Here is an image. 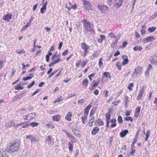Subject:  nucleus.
Returning <instances> with one entry per match:
<instances>
[{
    "label": "nucleus",
    "mask_w": 157,
    "mask_h": 157,
    "mask_svg": "<svg viewBox=\"0 0 157 157\" xmlns=\"http://www.w3.org/2000/svg\"><path fill=\"white\" fill-rule=\"evenodd\" d=\"M20 144V143L19 141H15L7 148L5 150L7 152L11 153L18 151L19 149Z\"/></svg>",
    "instance_id": "f257e3e1"
},
{
    "label": "nucleus",
    "mask_w": 157,
    "mask_h": 157,
    "mask_svg": "<svg viewBox=\"0 0 157 157\" xmlns=\"http://www.w3.org/2000/svg\"><path fill=\"white\" fill-rule=\"evenodd\" d=\"M83 26L85 30L86 31L90 32L93 30V25L89 22H87L86 20L83 21Z\"/></svg>",
    "instance_id": "f03ea898"
},
{
    "label": "nucleus",
    "mask_w": 157,
    "mask_h": 157,
    "mask_svg": "<svg viewBox=\"0 0 157 157\" xmlns=\"http://www.w3.org/2000/svg\"><path fill=\"white\" fill-rule=\"evenodd\" d=\"M83 4L84 8L85 10H92L93 6L90 2L84 0L83 1Z\"/></svg>",
    "instance_id": "7ed1b4c3"
},
{
    "label": "nucleus",
    "mask_w": 157,
    "mask_h": 157,
    "mask_svg": "<svg viewBox=\"0 0 157 157\" xmlns=\"http://www.w3.org/2000/svg\"><path fill=\"white\" fill-rule=\"evenodd\" d=\"M81 47L84 50V54L83 56L85 57L86 56L87 53L88 52V50L90 48V46L86 44L85 43H82L81 44Z\"/></svg>",
    "instance_id": "20e7f679"
},
{
    "label": "nucleus",
    "mask_w": 157,
    "mask_h": 157,
    "mask_svg": "<svg viewBox=\"0 0 157 157\" xmlns=\"http://www.w3.org/2000/svg\"><path fill=\"white\" fill-rule=\"evenodd\" d=\"M25 92H22V93L18 94L16 96H15L13 99L12 100V102H15L16 101L17 99H20L21 98L23 97V95L24 94Z\"/></svg>",
    "instance_id": "39448f33"
},
{
    "label": "nucleus",
    "mask_w": 157,
    "mask_h": 157,
    "mask_svg": "<svg viewBox=\"0 0 157 157\" xmlns=\"http://www.w3.org/2000/svg\"><path fill=\"white\" fill-rule=\"evenodd\" d=\"M106 127L108 128L109 127V124L110 122V113L109 112L107 113L106 115Z\"/></svg>",
    "instance_id": "423d86ee"
},
{
    "label": "nucleus",
    "mask_w": 157,
    "mask_h": 157,
    "mask_svg": "<svg viewBox=\"0 0 157 157\" xmlns=\"http://www.w3.org/2000/svg\"><path fill=\"white\" fill-rule=\"evenodd\" d=\"M36 114L35 113H33L28 114L26 116V119L27 120H30L34 119L36 117Z\"/></svg>",
    "instance_id": "0eeeda50"
},
{
    "label": "nucleus",
    "mask_w": 157,
    "mask_h": 157,
    "mask_svg": "<svg viewBox=\"0 0 157 157\" xmlns=\"http://www.w3.org/2000/svg\"><path fill=\"white\" fill-rule=\"evenodd\" d=\"M98 9L102 13H103L105 10H107L108 8L106 6L102 5H98Z\"/></svg>",
    "instance_id": "6e6552de"
},
{
    "label": "nucleus",
    "mask_w": 157,
    "mask_h": 157,
    "mask_svg": "<svg viewBox=\"0 0 157 157\" xmlns=\"http://www.w3.org/2000/svg\"><path fill=\"white\" fill-rule=\"evenodd\" d=\"M122 58L123 60L122 64L124 66L127 64L128 62V57L126 55H123L122 56Z\"/></svg>",
    "instance_id": "1a4fd4ad"
},
{
    "label": "nucleus",
    "mask_w": 157,
    "mask_h": 157,
    "mask_svg": "<svg viewBox=\"0 0 157 157\" xmlns=\"http://www.w3.org/2000/svg\"><path fill=\"white\" fill-rule=\"evenodd\" d=\"M144 91V89L143 88H142L140 89V90L139 93L138 95L136 98L137 100L138 101H139L141 99Z\"/></svg>",
    "instance_id": "9d476101"
},
{
    "label": "nucleus",
    "mask_w": 157,
    "mask_h": 157,
    "mask_svg": "<svg viewBox=\"0 0 157 157\" xmlns=\"http://www.w3.org/2000/svg\"><path fill=\"white\" fill-rule=\"evenodd\" d=\"M44 141L45 143L48 144V145H51L52 142L51 136H47Z\"/></svg>",
    "instance_id": "9b49d317"
},
{
    "label": "nucleus",
    "mask_w": 157,
    "mask_h": 157,
    "mask_svg": "<svg viewBox=\"0 0 157 157\" xmlns=\"http://www.w3.org/2000/svg\"><path fill=\"white\" fill-rule=\"evenodd\" d=\"M142 68L140 66L137 67L135 70L134 74L138 75L140 74L141 72Z\"/></svg>",
    "instance_id": "f8f14e48"
},
{
    "label": "nucleus",
    "mask_w": 157,
    "mask_h": 157,
    "mask_svg": "<svg viewBox=\"0 0 157 157\" xmlns=\"http://www.w3.org/2000/svg\"><path fill=\"white\" fill-rule=\"evenodd\" d=\"M12 18V15L11 14L8 13L6 15H4L2 19L3 20L9 21V20Z\"/></svg>",
    "instance_id": "ddd939ff"
},
{
    "label": "nucleus",
    "mask_w": 157,
    "mask_h": 157,
    "mask_svg": "<svg viewBox=\"0 0 157 157\" xmlns=\"http://www.w3.org/2000/svg\"><path fill=\"white\" fill-rule=\"evenodd\" d=\"M92 107V105L90 104L88 106H87L85 109L84 114L86 116H87L89 112L90 109Z\"/></svg>",
    "instance_id": "4468645a"
},
{
    "label": "nucleus",
    "mask_w": 157,
    "mask_h": 157,
    "mask_svg": "<svg viewBox=\"0 0 157 157\" xmlns=\"http://www.w3.org/2000/svg\"><path fill=\"white\" fill-rule=\"evenodd\" d=\"M100 129L98 127H95L92 130L91 134L93 135H95L99 131Z\"/></svg>",
    "instance_id": "2eb2a0df"
},
{
    "label": "nucleus",
    "mask_w": 157,
    "mask_h": 157,
    "mask_svg": "<svg viewBox=\"0 0 157 157\" xmlns=\"http://www.w3.org/2000/svg\"><path fill=\"white\" fill-rule=\"evenodd\" d=\"M128 132V130H122L120 133V135L121 137H124Z\"/></svg>",
    "instance_id": "dca6fc26"
},
{
    "label": "nucleus",
    "mask_w": 157,
    "mask_h": 157,
    "mask_svg": "<svg viewBox=\"0 0 157 157\" xmlns=\"http://www.w3.org/2000/svg\"><path fill=\"white\" fill-rule=\"evenodd\" d=\"M52 119L54 121H59L60 119V116L57 115L52 117Z\"/></svg>",
    "instance_id": "f3484780"
},
{
    "label": "nucleus",
    "mask_w": 157,
    "mask_h": 157,
    "mask_svg": "<svg viewBox=\"0 0 157 157\" xmlns=\"http://www.w3.org/2000/svg\"><path fill=\"white\" fill-rule=\"evenodd\" d=\"M116 120L114 119H112L110 121V122L112 123L111 125V128H113L116 126L117 124L116 123Z\"/></svg>",
    "instance_id": "a211bd4d"
},
{
    "label": "nucleus",
    "mask_w": 157,
    "mask_h": 157,
    "mask_svg": "<svg viewBox=\"0 0 157 157\" xmlns=\"http://www.w3.org/2000/svg\"><path fill=\"white\" fill-rule=\"evenodd\" d=\"M155 40V38L153 36H149L147 38H145V40L148 42L153 40Z\"/></svg>",
    "instance_id": "6ab92c4d"
},
{
    "label": "nucleus",
    "mask_w": 157,
    "mask_h": 157,
    "mask_svg": "<svg viewBox=\"0 0 157 157\" xmlns=\"http://www.w3.org/2000/svg\"><path fill=\"white\" fill-rule=\"evenodd\" d=\"M72 115V113L70 112H69L66 115V119L68 121L71 120V117Z\"/></svg>",
    "instance_id": "aec40b11"
},
{
    "label": "nucleus",
    "mask_w": 157,
    "mask_h": 157,
    "mask_svg": "<svg viewBox=\"0 0 157 157\" xmlns=\"http://www.w3.org/2000/svg\"><path fill=\"white\" fill-rule=\"evenodd\" d=\"M118 40L117 38H116L115 40L113 41L112 43L111 44V46L112 48H115L117 44Z\"/></svg>",
    "instance_id": "412c9836"
},
{
    "label": "nucleus",
    "mask_w": 157,
    "mask_h": 157,
    "mask_svg": "<svg viewBox=\"0 0 157 157\" xmlns=\"http://www.w3.org/2000/svg\"><path fill=\"white\" fill-rule=\"evenodd\" d=\"M104 76L107 78L111 79V76L110 73L109 72H105L103 73Z\"/></svg>",
    "instance_id": "4be33fe9"
},
{
    "label": "nucleus",
    "mask_w": 157,
    "mask_h": 157,
    "mask_svg": "<svg viewBox=\"0 0 157 157\" xmlns=\"http://www.w3.org/2000/svg\"><path fill=\"white\" fill-rule=\"evenodd\" d=\"M14 123L12 121H10L6 123V125L7 127H10L11 126H13Z\"/></svg>",
    "instance_id": "5701e85b"
},
{
    "label": "nucleus",
    "mask_w": 157,
    "mask_h": 157,
    "mask_svg": "<svg viewBox=\"0 0 157 157\" xmlns=\"http://www.w3.org/2000/svg\"><path fill=\"white\" fill-rule=\"evenodd\" d=\"M143 48L140 46H137L133 48V50L135 51H141L142 50Z\"/></svg>",
    "instance_id": "b1692460"
},
{
    "label": "nucleus",
    "mask_w": 157,
    "mask_h": 157,
    "mask_svg": "<svg viewBox=\"0 0 157 157\" xmlns=\"http://www.w3.org/2000/svg\"><path fill=\"white\" fill-rule=\"evenodd\" d=\"M15 89L16 90H23L24 89V87L21 86V84L18 85L17 86L14 87Z\"/></svg>",
    "instance_id": "393cba45"
},
{
    "label": "nucleus",
    "mask_w": 157,
    "mask_h": 157,
    "mask_svg": "<svg viewBox=\"0 0 157 157\" xmlns=\"http://www.w3.org/2000/svg\"><path fill=\"white\" fill-rule=\"evenodd\" d=\"M156 29V28L152 27H150L148 29V31L150 33H152L154 32Z\"/></svg>",
    "instance_id": "a878e982"
},
{
    "label": "nucleus",
    "mask_w": 157,
    "mask_h": 157,
    "mask_svg": "<svg viewBox=\"0 0 157 157\" xmlns=\"http://www.w3.org/2000/svg\"><path fill=\"white\" fill-rule=\"evenodd\" d=\"M73 144H71V143H68V148L70 151H73Z\"/></svg>",
    "instance_id": "bb28decb"
},
{
    "label": "nucleus",
    "mask_w": 157,
    "mask_h": 157,
    "mask_svg": "<svg viewBox=\"0 0 157 157\" xmlns=\"http://www.w3.org/2000/svg\"><path fill=\"white\" fill-rule=\"evenodd\" d=\"M121 64H122L119 62H117L116 63V65L119 70H121Z\"/></svg>",
    "instance_id": "cd10ccee"
},
{
    "label": "nucleus",
    "mask_w": 157,
    "mask_h": 157,
    "mask_svg": "<svg viewBox=\"0 0 157 157\" xmlns=\"http://www.w3.org/2000/svg\"><path fill=\"white\" fill-rule=\"evenodd\" d=\"M88 83V81L87 80V79H84L82 82V84L84 85V86H85L86 87L87 86Z\"/></svg>",
    "instance_id": "c85d7f7f"
},
{
    "label": "nucleus",
    "mask_w": 157,
    "mask_h": 157,
    "mask_svg": "<svg viewBox=\"0 0 157 157\" xmlns=\"http://www.w3.org/2000/svg\"><path fill=\"white\" fill-rule=\"evenodd\" d=\"M70 139L71 140V141L70 142H69L68 143H70L71 144H73L75 143H76V140L74 139L73 136L71 137V138Z\"/></svg>",
    "instance_id": "c756f323"
},
{
    "label": "nucleus",
    "mask_w": 157,
    "mask_h": 157,
    "mask_svg": "<svg viewBox=\"0 0 157 157\" xmlns=\"http://www.w3.org/2000/svg\"><path fill=\"white\" fill-rule=\"evenodd\" d=\"M96 121L97 122L98 124H99V125H103L104 124L103 121L99 119L98 120Z\"/></svg>",
    "instance_id": "7c9ffc66"
},
{
    "label": "nucleus",
    "mask_w": 157,
    "mask_h": 157,
    "mask_svg": "<svg viewBox=\"0 0 157 157\" xmlns=\"http://www.w3.org/2000/svg\"><path fill=\"white\" fill-rule=\"evenodd\" d=\"M29 124L33 127H34L38 126L39 124V123L37 122H32Z\"/></svg>",
    "instance_id": "2f4dec72"
},
{
    "label": "nucleus",
    "mask_w": 157,
    "mask_h": 157,
    "mask_svg": "<svg viewBox=\"0 0 157 157\" xmlns=\"http://www.w3.org/2000/svg\"><path fill=\"white\" fill-rule=\"evenodd\" d=\"M124 119L125 120L128 121L130 120L131 122H133V119L131 117H127L124 118Z\"/></svg>",
    "instance_id": "473e14b6"
},
{
    "label": "nucleus",
    "mask_w": 157,
    "mask_h": 157,
    "mask_svg": "<svg viewBox=\"0 0 157 157\" xmlns=\"http://www.w3.org/2000/svg\"><path fill=\"white\" fill-rule=\"evenodd\" d=\"M62 96H61L59 98H58L54 102L56 103L61 101L63 100V99H62Z\"/></svg>",
    "instance_id": "72a5a7b5"
},
{
    "label": "nucleus",
    "mask_w": 157,
    "mask_h": 157,
    "mask_svg": "<svg viewBox=\"0 0 157 157\" xmlns=\"http://www.w3.org/2000/svg\"><path fill=\"white\" fill-rule=\"evenodd\" d=\"M32 78V76H28L26 77L23 78L22 80L24 81H25L28 80Z\"/></svg>",
    "instance_id": "f704fd0d"
},
{
    "label": "nucleus",
    "mask_w": 157,
    "mask_h": 157,
    "mask_svg": "<svg viewBox=\"0 0 157 157\" xmlns=\"http://www.w3.org/2000/svg\"><path fill=\"white\" fill-rule=\"evenodd\" d=\"M35 83V82L34 81H33L32 82L30 83L29 85L27 87L29 89L32 86H33Z\"/></svg>",
    "instance_id": "c9c22d12"
},
{
    "label": "nucleus",
    "mask_w": 157,
    "mask_h": 157,
    "mask_svg": "<svg viewBox=\"0 0 157 157\" xmlns=\"http://www.w3.org/2000/svg\"><path fill=\"white\" fill-rule=\"evenodd\" d=\"M96 110V109H94V108H93L92 109H91L90 114V116H92L94 114Z\"/></svg>",
    "instance_id": "e433bc0d"
},
{
    "label": "nucleus",
    "mask_w": 157,
    "mask_h": 157,
    "mask_svg": "<svg viewBox=\"0 0 157 157\" xmlns=\"http://www.w3.org/2000/svg\"><path fill=\"white\" fill-rule=\"evenodd\" d=\"M81 119L82 120V123L83 124H85V120H86L87 119V117L86 116H82L81 117Z\"/></svg>",
    "instance_id": "4c0bfd02"
},
{
    "label": "nucleus",
    "mask_w": 157,
    "mask_h": 157,
    "mask_svg": "<svg viewBox=\"0 0 157 157\" xmlns=\"http://www.w3.org/2000/svg\"><path fill=\"white\" fill-rule=\"evenodd\" d=\"M117 120H118V122L120 123H121L123 122L122 118V117H121V116H119L118 117V118Z\"/></svg>",
    "instance_id": "58836bf2"
},
{
    "label": "nucleus",
    "mask_w": 157,
    "mask_h": 157,
    "mask_svg": "<svg viewBox=\"0 0 157 157\" xmlns=\"http://www.w3.org/2000/svg\"><path fill=\"white\" fill-rule=\"evenodd\" d=\"M72 131L74 132L76 131L77 132H78V131H79V128H77L76 126H74L72 127Z\"/></svg>",
    "instance_id": "ea45409f"
},
{
    "label": "nucleus",
    "mask_w": 157,
    "mask_h": 157,
    "mask_svg": "<svg viewBox=\"0 0 157 157\" xmlns=\"http://www.w3.org/2000/svg\"><path fill=\"white\" fill-rule=\"evenodd\" d=\"M46 7H45L44 6H43L40 9V12L42 13H44V10H46Z\"/></svg>",
    "instance_id": "a19ab883"
},
{
    "label": "nucleus",
    "mask_w": 157,
    "mask_h": 157,
    "mask_svg": "<svg viewBox=\"0 0 157 157\" xmlns=\"http://www.w3.org/2000/svg\"><path fill=\"white\" fill-rule=\"evenodd\" d=\"M0 157H9L8 155H6L5 152H3V154H0Z\"/></svg>",
    "instance_id": "79ce46f5"
},
{
    "label": "nucleus",
    "mask_w": 157,
    "mask_h": 157,
    "mask_svg": "<svg viewBox=\"0 0 157 157\" xmlns=\"http://www.w3.org/2000/svg\"><path fill=\"white\" fill-rule=\"evenodd\" d=\"M75 135L77 136L78 137H79L80 136L79 131H78V132H77L76 131L73 132Z\"/></svg>",
    "instance_id": "37998d69"
},
{
    "label": "nucleus",
    "mask_w": 157,
    "mask_h": 157,
    "mask_svg": "<svg viewBox=\"0 0 157 157\" xmlns=\"http://www.w3.org/2000/svg\"><path fill=\"white\" fill-rule=\"evenodd\" d=\"M95 74H95L93 73L91 74V75H89V76L88 77L90 81H91L92 80L91 78H92V77H94L95 76Z\"/></svg>",
    "instance_id": "c03bdc74"
},
{
    "label": "nucleus",
    "mask_w": 157,
    "mask_h": 157,
    "mask_svg": "<svg viewBox=\"0 0 157 157\" xmlns=\"http://www.w3.org/2000/svg\"><path fill=\"white\" fill-rule=\"evenodd\" d=\"M99 55V53L97 51H95L93 54V56L94 57H97Z\"/></svg>",
    "instance_id": "a18cd8bd"
},
{
    "label": "nucleus",
    "mask_w": 157,
    "mask_h": 157,
    "mask_svg": "<svg viewBox=\"0 0 157 157\" xmlns=\"http://www.w3.org/2000/svg\"><path fill=\"white\" fill-rule=\"evenodd\" d=\"M125 98L126 99V101L125 102L126 105H127V104L128 102H129V98L128 96H126L125 97Z\"/></svg>",
    "instance_id": "49530a36"
},
{
    "label": "nucleus",
    "mask_w": 157,
    "mask_h": 157,
    "mask_svg": "<svg viewBox=\"0 0 157 157\" xmlns=\"http://www.w3.org/2000/svg\"><path fill=\"white\" fill-rule=\"evenodd\" d=\"M141 110L140 107H137L135 109V113H140V110Z\"/></svg>",
    "instance_id": "de8ad7c7"
},
{
    "label": "nucleus",
    "mask_w": 157,
    "mask_h": 157,
    "mask_svg": "<svg viewBox=\"0 0 157 157\" xmlns=\"http://www.w3.org/2000/svg\"><path fill=\"white\" fill-rule=\"evenodd\" d=\"M109 36H110L111 38H115L116 37L114 35V34L112 33H109Z\"/></svg>",
    "instance_id": "09e8293b"
},
{
    "label": "nucleus",
    "mask_w": 157,
    "mask_h": 157,
    "mask_svg": "<svg viewBox=\"0 0 157 157\" xmlns=\"http://www.w3.org/2000/svg\"><path fill=\"white\" fill-rule=\"evenodd\" d=\"M102 58H100L99 60V62L98 63V64H99V66H101V65H102L103 63L102 62Z\"/></svg>",
    "instance_id": "8fccbe9b"
},
{
    "label": "nucleus",
    "mask_w": 157,
    "mask_h": 157,
    "mask_svg": "<svg viewBox=\"0 0 157 157\" xmlns=\"http://www.w3.org/2000/svg\"><path fill=\"white\" fill-rule=\"evenodd\" d=\"M29 139L31 141L35 142L36 141V139L34 137H32V136L31 138H29Z\"/></svg>",
    "instance_id": "3c124183"
},
{
    "label": "nucleus",
    "mask_w": 157,
    "mask_h": 157,
    "mask_svg": "<svg viewBox=\"0 0 157 157\" xmlns=\"http://www.w3.org/2000/svg\"><path fill=\"white\" fill-rule=\"evenodd\" d=\"M131 153L132 155H133L134 153L135 152L136 150L135 149V148H131Z\"/></svg>",
    "instance_id": "603ef678"
},
{
    "label": "nucleus",
    "mask_w": 157,
    "mask_h": 157,
    "mask_svg": "<svg viewBox=\"0 0 157 157\" xmlns=\"http://www.w3.org/2000/svg\"><path fill=\"white\" fill-rule=\"evenodd\" d=\"M78 154H79V150L78 149H77L76 150V151H75V157H78Z\"/></svg>",
    "instance_id": "864d4df0"
},
{
    "label": "nucleus",
    "mask_w": 157,
    "mask_h": 157,
    "mask_svg": "<svg viewBox=\"0 0 157 157\" xmlns=\"http://www.w3.org/2000/svg\"><path fill=\"white\" fill-rule=\"evenodd\" d=\"M150 135V131H147L146 132V137L148 138Z\"/></svg>",
    "instance_id": "5fc2aeb1"
},
{
    "label": "nucleus",
    "mask_w": 157,
    "mask_h": 157,
    "mask_svg": "<svg viewBox=\"0 0 157 157\" xmlns=\"http://www.w3.org/2000/svg\"><path fill=\"white\" fill-rule=\"evenodd\" d=\"M65 133L67 134V136L68 137H69L70 138V139L71 138V137L73 136H72L71 135V134H70V133L69 132L66 131L65 132Z\"/></svg>",
    "instance_id": "6e6d98bb"
},
{
    "label": "nucleus",
    "mask_w": 157,
    "mask_h": 157,
    "mask_svg": "<svg viewBox=\"0 0 157 157\" xmlns=\"http://www.w3.org/2000/svg\"><path fill=\"white\" fill-rule=\"evenodd\" d=\"M140 131H141V129L140 128H139L137 129V131L136 132V136L137 137V136H139V135L140 134Z\"/></svg>",
    "instance_id": "4d7b16f0"
},
{
    "label": "nucleus",
    "mask_w": 157,
    "mask_h": 157,
    "mask_svg": "<svg viewBox=\"0 0 157 157\" xmlns=\"http://www.w3.org/2000/svg\"><path fill=\"white\" fill-rule=\"evenodd\" d=\"M95 120V118L94 117H92L90 119L89 122L91 123H93L94 122Z\"/></svg>",
    "instance_id": "13d9d810"
},
{
    "label": "nucleus",
    "mask_w": 157,
    "mask_h": 157,
    "mask_svg": "<svg viewBox=\"0 0 157 157\" xmlns=\"http://www.w3.org/2000/svg\"><path fill=\"white\" fill-rule=\"evenodd\" d=\"M120 52L118 50H117L114 53V56H118V55H120Z\"/></svg>",
    "instance_id": "bf43d9fd"
},
{
    "label": "nucleus",
    "mask_w": 157,
    "mask_h": 157,
    "mask_svg": "<svg viewBox=\"0 0 157 157\" xmlns=\"http://www.w3.org/2000/svg\"><path fill=\"white\" fill-rule=\"evenodd\" d=\"M61 73H62V71L61 70H60L58 72V73L57 75H56V76H55V77L57 78L59 76H60L61 75Z\"/></svg>",
    "instance_id": "052dcab7"
},
{
    "label": "nucleus",
    "mask_w": 157,
    "mask_h": 157,
    "mask_svg": "<svg viewBox=\"0 0 157 157\" xmlns=\"http://www.w3.org/2000/svg\"><path fill=\"white\" fill-rule=\"evenodd\" d=\"M68 52V51L67 50H65V52H63V56H66V55H67Z\"/></svg>",
    "instance_id": "680f3d73"
},
{
    "label": "nucleus",
    "mask_w": 157,
    "mask_h": 157,
    "mask_svg": "<svg viewBox=\"0 0 157 157\" xmlns=\"http://www.w3.org/2000/svg\"><path fill=\"white\" fill-rule=\"evenodd\" d=\"M100 37L101 38V39L103 40H105V37L104 35H101Z\"/></svg>",
    "instance_id": "e2e57ef3"
},
{
    "label": "nucleus",
    "mask_w": 157,
    "mask_h": 157,
    "mask_svg": "<svg viewBox=\"0 0 157 157\" xmlns=\"http://www.w3.org/2000/svg\"><path fill=\"white\" fill-rule=\"evenodd\" d=\"M28 27V25H25L24 26H23L21 30V31H22L23 30H24L25 29H26Z\"/></svg>",
    "instance_id": "0e129e2a"
},
{
    "label": "nucleus",
    "mask_w": 157,
    "mask_h": 157,
    "mask_svg": "<svg viewBox=\"0 0 157 157\" xmlns=\"http://www.w3.org/2000/svg\"><path fill=\"white\" fill-rule=\"evenodd\" d=\"M113 1L112 0H109L107 1V4L109 6H110L112 4Z\"/></svg>",
    "instance_id": "69168bd1"
},
{
    "label": "nucleus",
    "mask_w": 157,
    "mask_h": 157,
    "mask_svg": "<svg viewBox=\"0 0 157 157\" xmlns=\"http://www.w3.org/2000/svg\"><path fill=\"white\" fill-rule=\"evenodd\" d=\"M63 44V42H61L59 43V46L58 47V49H60L61 48V47L62 46Z\"/></svg>",
    "instance_id": "338daca9"
},
{
    "label": "nucleus",
    "mask_w": 157,
    "mask_h": 157,
    "mask_svg": "<svg viewBox=\"0 0 157 157\" xmlns=\"http://www.w3.org/2000/svg\"><path fill=\"white\" fill-rule=\"evenodd\" d=\"M99 93V90H95L94 94L95 95H98Z\"/></svg>",
    "instance_id": "774afa93"
}]
</instances>
